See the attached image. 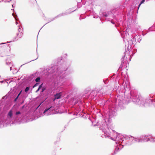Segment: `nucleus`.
Returning a JSON list of instances; mask_svg holds the SVG:
<instances>
[{
	"mask_svg": "<svg viewBox=\"0 0 155 155\" xmlns=\"http://www.w3.org/2000/svg\"><path fill=\"white\" fill-rule=\"evenodd\" d=\"M18 97L17 96V97L15 99L14 101H17V99L18 98Z\"/></svg>",
	"mask_w": 155,
	"mask_h": 155,
	"instance_id": "9b49d317",
	"label": "nucleus"
},
{
	"mask_svg": "<svg viewBox=\"0 0 155 155\" xmlns=\"http://www.w3.org/2000/svg\"><path fill=\"white\" fill-rule=\"evenodd\" d=\"M8 115L10 117H11L12 116V112L11 110H10L8 112Z\"/></svg>",
	"mask_w": 155,
	"mask_h": 155,
	"instance_id": "f03ea898",
	"label": "nucleus"
},
{
	"mask_svg": "<svg viewBox=\"0 0 155 155\" xmlns=\"http://www.w3.org/2000/svg\"><path fill=\"white\" fill-rule=\"evenodd\" d=\"M39 90L40 89H39V88H38V90L37 91H36V93L37 92L39 91Z\"/></svg>",
	"mask_w": 155,
	"mask_h": 155,
	"instance_id": "f8f14e48",
	"label": "nucleus"
},
{
	"mask_svg": "<svg viewBox=\"0 0 155 155\" xmlns=\"http://www.w3.org/2000/svg\"><path fill=\"white\" fill-rule=\"evenodd\" d=\"M21 113L19 111H18V112H17L16 113V115H18V114H20Z\"/></svg>",
	"mask_w": 155,
	"mask_h": 155,
	"instance_id": "1a4fd4ad",
	"label": "nucleus"
},
{
	"mask_svg": "<svg viewBox=\"0 0 155 155\" xmlns=\"http://www.w3.org/2000/svg\"><path fill=\"white\" fill-rule=\"evenodd\" d=\"M45 90V88H44V87L42 89L41 92H43Z\"/></svg>",
	"mask_w": 155,
	"mask_h": 155,
	"instance_id": "9d476101",
	"label": "nucleus"
},
{
	"mask_svg": "<svg viewBox=\"0 0 155 155\" xmlns=\"http://www.w3.org/2000/svg\"><path fill=\"white\" fill-rule=\"evenodd\" d=\"M38 85V83H36L34 85V86H33V88H34L35 87H36L37 86V85Z\"/></svg>",
	"mask_w": 155,
	"mask_h": 155,
	"instance_id": "6e6552de",
	"label": "nucleus"
},
{
	"mask_svg": "<svg viewBox=\"0 0 155 155\" xmlns=\"http://www.w3.org/2000/svg\"><path fill=\"white\" fill-rule=\"evenodd\" d=\"M43 84H42L41 85H40L38 87L39 89H40L42 87Z\"/></svg>",
	"mask_w": 155,
	"mask_h": 155,
	"instance_id": "0eeeda50",
	"label": "nucleus"
},
{
	"mask_svg": "<svg viewBox=\"0 0 155 155\" xmlns=\"http://www.w3.org/2000/svg\"><path fill=\"white\" fill-rule=\"evenodd\" d=\"M61 96V93H58L56 94L55 95H54L55 98L54 100V101L55 99H58L59 98H60Z\"/></svg>",
	"mask_w": 155,
	"mask_h": 155,
	"instance_id": "f257e3e1",
	"label": "nucleus"
},
{
	"mask_svg": "<svg viewBox=\"0 0 155 155\" xmlns=\"http://www.w3.org/2000/svg\"><path fill=\"white\" fill-rule=\"evenodd\" d=\"M105 16H107V15H105Z\"/></svg>",
	"mask_w": 155,
	"mask_h": 155,
	"instance_id": "2eb2a0df",
	"label": "nucleus"
},
{
	"mask_svg": "<svg viewBox=\"0 0 155 155\" xmlns=\"http://www.w3.org/2000/svg\"><path fill=\"white\" fill-rule=\"evenodd\" d=\"M21 91L20 92V93H19V94H21Z\"/></svg>",
	"mask_w": 155,
	"mask_h": 155,
	"instance_id": "4468645a",
	"label": "nucleus"
},
{
	"mask_svg": "<svg viewBox=\"0 0 155 155\" xmlns=\"http://www.w3.org/2000/svg\"><path fill=\"white\" fill-rule=\"evenodd\" d=\"M145 0H142L141 2L139 4V6H138V9H139L140 6V5H141V4H142V3H143L144 2H145Z\"/></svg>",
	"mask_w": 155,
	"mask_h": 155,
	"instance_id": "7ed1b4c3",
	"label": "nucleus"
},
{
	"mask_svg": "<svg viewBox=\"0 0 155 155\" xmlns=\"http://www.w3.org/2000/svg\"><path fill=\"white\" fill-rule=\"evenodd\" d=\"M20 94L19 93L18 95L17 96H18V97L20 95Z\"/></svg>",
	"mask_w": 155,
	"mask_h": 155,
	"instance_id": "ddd939ff",
	"label": "nucleus"
},
{
	"mask_svg": "<svg viewBox=\"0 0 155 155\" xmlns=\"http://www.w3.org/2000/svg\"><path fill=\"white\" fill-rule=\"evenodd\" d=\"M29 89V87H27L25 89V92H27Z\"/></svg>",
	"mask_w": 155,
	"mask_h": 155,
	"instance_id": "423d86ee",
	"label": "nucleus"
},
{
	"mask_svg": "<svg viewBox=\"0 0 155 155\" xmlns=\"http://www.w3.org/2000/svg\"><path fill=\"white\" fill-rule=\"evenodd\" d=\"M40 77H38L36 79L35 81L37 82H39L40 81Z\"/></svg>",
	"mask_w": 155,
	"mask_h": 155,
	"instance_id": "20e7f679",
	"label": "nucleus"
},
{
	"mask_svg": "<svg viewBox=\"0 0 155 155\" xmlns=\"http://www.w3.org/2000/svg\"><path fill=\"white\" fill-rule=\"evenodd\" d=\"M52 107V106H51L49 108L45 109L44 112V113H45V112L47 111L49 109H50V108H51Z\"/></svg>",
	"mask_w": 155,
	"mask_h": 155,
	"instance_id": "39448f33",
	"label": "nucleus"
},
{
	"mask_svg": "<svg viewBox=\"0 0 155 155\" xmlns=\"http://www.w3.org/2000/svg\"><path fill=\"white\" fill-rule=\"evenodd\" d=\"M154 141H155V140H154Z\"/></svg>",
	"mask_w": 155,
	"mask_h": 155,
	"instance_id": "dca6fc26",
	"label": "nucleus"
}]
</instances>
